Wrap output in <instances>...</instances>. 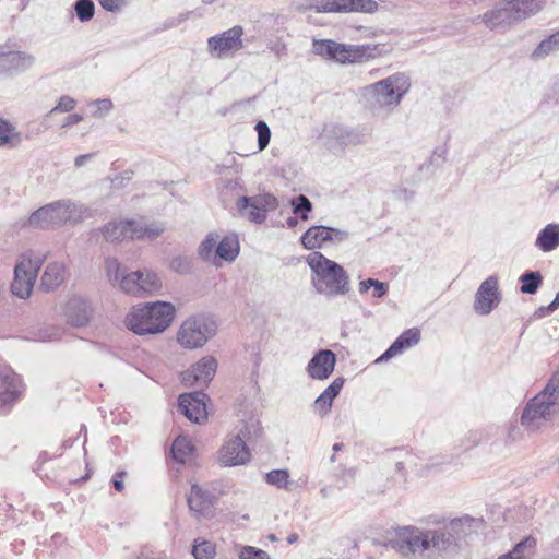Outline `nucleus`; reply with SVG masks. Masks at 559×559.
<instances>
[{
  "instance_id": "nucleus-1",
  "label": "nucleus",
  "mask_w": 559,
  "mask_h": 559,
  "mask_svg": "<svg viewBox=\"0 0 559 559\" xmlns=\"http://www.w3.org/2000/svg\"><path fill=\"white\" fill-rule=\"evenodd\" d=\"M469 518L454 519L448 528H423L405 525L395 531L390 540L392 549L404 558H423L429 552H445L455 542L453 533L459 534L465 525L469 526Z\"/></svg>"
},
{
  "instance_id": "nucleus-2",
  "label": "nucleus",
  "mask_w": 559,
  "mask_h": 559,
  "mask_svg": "<svg viewBox=\"0 0 559 559\" xmlns=\"http://www.w3.org/2000/svg\"><path fill=\"white\" fill-rule=\"evenodd\" d=\"M306 262L311 271V284L317 293L335 297L347 292L346 271L338 263L319 251L309 253Z\"/></svg>"
},
{
  "instance_id": "nucleus-3",
  "label": "nucleus",
  "mask_w": 559,
  "mask_h": 559,
  "mask_svg": "<svg viewBox=\"0 0 559 559\" xmlns=\"http://www.w3.org/2000/svg\"><path fill=\"white\" fill-rule=\"evenodd\" d=\"M175 318V307L170 302L155 301L133 307L126 317V325L138 335L163 333Z\"/></svg>"
},
{
  "instance_id": "nucleus-4",
  "label": "nucleus",
  "mask_w": 559,
  "mask_h": 559,
  "mask_svg": "<svg viewBox=\"0 0 559 559\" xmlns=\"http://www.w3.org/2000/svg\"><path fill=\"white\" fill-rule=\"evenodd\" d=\"M165 231L163 223L145 224L141 219H122L107 223L100 228L94 229L93 235L102 234L109 242L126 239H155Z\"/></svg>"
},
{
  "instance_id": "nucleus-5",
  "label": "nucleus",
  "mask_w": 559,
  "mask_h": 559,
  "mask_svg": "<svg viewBox=\"0 0 559 559\" xmlns=\"http://www.w3.org/2000/svg\"><path fill=\"white\" fill-rule=\"evenodd\" d=\"M411 81L405 73H394L366 88L371 98L373 112L395 108L409 91Z\"/></svg>"
},
{
  "instance_id": "nucleus-6",
  "label": "nucleus",
  "mask_w": 559,
  "mask_h": 559,
  "mask_svg": "<svg viewBox=\"0 0 559 559\" xmlns=\"http://www.w3.org/2000/svg\"><path fill=\"white\" fill-rule=\"evenodd\" d=\"M216 322L211 317L194 314L180 324L176 340L185 349H197L203 347L216 334Z\"/></svg>"
},
{
  "instance_id": "nucleus-7",
  "label": "nucleus",
  "mask_w": 559,
  "mask_h": 559,
  "mask_svg": "<svg viewBox=\"0 0 559 559\" xmlns=\"http://www.w3.org/2000/svg\"><path fill=\"white\" fill-rule=\"evenodd\" d=\"M559 412V402L546 393H538L526 404L521 424L530 431H536Z\"/></svg>"
},
{
  "instance_id": "nucleus-8",
  "label": "nucleus",
  "mask_w": 559,
  "mask_h": 559,
  "mask_svg": "<svg viewBox=\"0 0 559 559\" xmlns=\"http://www.w3.org/2000/svg\"><path fill=\"white\" fill-rule=\"evenodd\" d=\"M44 263L40 255L23 254L14 267V280L11 292L14 296L25 299L31 296L39 269Z\"/></svg>"
},
{
  "instance_id": "nucleus-9",
  "label": "nucleus",
  "mask_w": 559,
  "mask_h": 559,
  "mask_svg": "<svg viewBox=\"0 0 559 559\" xmlns=\"http://www.w3.org/2000/svg\"><path fill=\"white\" fill-rule=\"evenodd\" d=\"M236 206L241 217L254 224H262L266 221L267 213L278 207V201L272 193H260L239 198Z\"/></svg>"
},
{
  "instance_id": "nucleus-10",
  "label": "nucleus",
  "mask_w": 559,
  "mask_h": 559,
  "mask_svg": "<svg viewBox=\"0 0 559 559\" xmlns=\"http://www.w3.org/2000/svg\"><path fill=\"white\" fill-rule=\"evenodd\" d=\"M243 28L235 25L231 28L207 38V52L214 59H226L233 57L242 49Z\"/></svg>"
},
{
  "instance_id": "nucleus-11",
  "label": "nucleus",
  "mask_w": 559,
  "mask_h": 559,
  "mask_svg": "<svg viewBox=\"0 0 559 559\" xmlns=\"http://www.w3.org/2000/svg\"><path fill=\"white\" fill-rule=\"evenodd\" d=\"M250 435L246 425L240 431L225 441L219 450V462L225 466L242 465L250 460V451L245 439Z\"/></svg>"
},
{
  "instance_id": "nucleus-12",
  "label": "nucleus",
  "mask_w": 559,
  "mask_h": 559,
  "mask_svg": "<svg viewBox=\"0 0 559 559\" xmlns=\"http://www.w3.org/2000/svg\"><path fill=\"white\" fill-rule=\"evenodd\" d=\"M345 230L331 228L326 226H312L301 236L300 242L307 250L326 248L330 243H336L346 240Z\"/></svg>"
},
{
  "instance_id": "nucleus-13",
  "label": "nucleus",
  "mask_w": 559,
  "mask_h": 559,
  "mask_svg": "<svg viewBox=\"0 0 559 559\" xmlns=\"http://www.w3.org/2000/svg\"><path fill=\"white\" fill-rule=\"evenodd\" d=\"M63 217L60 200L48 203L34 211L23 226L36 229H49L62 226Z\"/></svg>"
},
{
  "instance_id": "nucleus-14",
  "label": "nucleus",
  "mask_w": 559,
  "mask_h": 559,
  "mask_svg": "<svg viewBox=\"0 0 559 559\" xmlns=\"http://www.w3.org/2000/svg\"><path fill=\"white\" fill-rule=\"evenodd\" d=\"M23 391L21 378L11 369L0 370V413H7L20 399Z\"/></svg>"
},
{
  "instance_id": "nucleus-15",
  "label": "nucleus",
  "mask_w": 559,
  "mask_h": 559,
  "mask_svg": "<svg viewBox=\"0 0 559 559\" xmlns=\"http://www.w3.org/2000/svg\"><path fill=\"white\" fill-rule=\"evenodd\" d=\"M498 278L489 276L478 287L475 295L474 309L478 314H489L500 302Z\"/></svg>"
},
{
  "instance_id": "nucleus-16",
  "label": "nucleus",
  "mask_w": 559,
  "mask_h": 559,
  "mask_svg": "<svg viewBox=\"0 0 559 559\" xmlns=\"http://www.w3.org/2000/svg\"><path fill=\"white\" fill-rule=\"evenodd\" d=\"M207 399L202 391L183 393L178 399V407L190 421L200 424L207 418Z\"/></svg>"
},
{
  "instance_id": "nucleus-17",
  "label": "nucleus",
  "mask_w": 559,
  "mask_h": 559,
  "mask_svg": "<svg viewBox=\"0 0 559 559\" xmlns=\"http://www.w3.org/2000/svg\"><path fill=\"white\" fill-rule=\"evenodd\" d=\"M336 365V355L330 349L317 350L306 367L312 380L324 381L331 377Z\"/></svg>"
},
{
  "instance_id": "nucleus-18",
  "label": "nucleus",
  "mask_w": 559,
  "mask_h": 559,
  "mask_svg": "<svg viewBox=\"0 0 559 559\" xmlns=\"http://www.w3.org/2000/svg\"><path fill=\"white\" fill-rule=\"evenodd\" d=\"M216 368L217 361L214 357H203L185 373L183 381L190 385H206L213 379Z\"/></svg>"
},
{
  "instance_id": "nucleus-19",
  "label": "nucleus",
  "mask_w": 559,
  "mask_h": 559,
  "mask_svg": "<svg viewBox=\"0 0 559 559\" xmlns=\"http://www.w3.org/2000/svg\"><path fill=\"white\" fill-rule=\"evenodd\" d=\"M312 50L316 55L338 63L349 61V48L331 39H313Z\"/></svg>"
},
{
  "instance_id": "nucleus-20",
  "label": "nucleus",
  "mask_w": 559,
  "mask_h": 559,
  "mask_svg": "<svg viewBox=\"0 0 559 559\" xmlns=\"http://www.w3.org/2000/svg\"><path fill=\"white\" fill-rule=\"evenodd\" d=\"M93 309L88 300L82 297H72L66 306V318L73 326H84L92 318Z\"/></svg>"
},
{
  "instance_id": "nucleus-21",
  "label": "nucleus",
  "mask_w": 559,
  "mask_h": 559,
  "mask_svg": "<svg viewBox=\"0 0 559 559\" xmlns=\"http://www.w3.org/2000/svg\"><path fill=\"white\" fill-rule=\"evenodd\" d=\"M35 58L22 51H0V72L17 73L29 69Z\"/></svg>"
},
{
  "instance_id": "nucleus-22",
  "label": "nucleus",
  "mask_w": 559,
  "mask_h": 559,
  "mask_svg": "<svg viewBox=\"0 0 559 559\" xmlns=\"http://www.w3.org/2000/svg\"><path fill=\"white\" fill-rule=\"evenodd\" d=\"M481 19L490 29L506 28L514 23H518V20H515L514 12L509 2H507L503 7L496 8L486 12Z\"/></svg>"
},
{
  "instance_id": "nucleus-23",
  "label": "nucleus",
  "mask_w": 559,
  "mask_h": 559,
  "mask_svg": "<svg viewBox=\"0 0 559 559\" xmlns=\"http://www.w3.org/2000/svg\"><path fill=\"white\" fill-rule=\"evenodd\" d=\"M345 380L343 378H336L332 383L314 400L312 404V411L320 417L325 416L332 407L333 400L341 392Z\"/></svg>"
},
{
  "instance_id": "nucleus-24",
  "label": "nucleus",
  "mask_w": 559,
  "mask_h": 559,
  "mask_svg": "<svg viewBox=\"0 0 559 559\" xmlns=\"http://www.w3.org/2000/svg\"><path fill=\"white\" fill-rule=\"evenodd\" d=\"M213 503L214 496L210 491L197 484L191 486V491L188 496V504L191 511L199 515H206L211 511Z\"/></svg>"
},
{
  "instance_id": "nucleus-25",
  "label": "nucleus",
  "mask_w": 559,
  "mask_h": 559,
  "mask_svg": "<svg viewBox=\"0 0 559 559\" xmlns=\"http://www.w3.org/2000/svg\"><path fill=\"white\" fill-rule=\"evenodd\" d=\"M420 340V333L417 329H409L403 332L395 342L376 360V362L385 361L401 354L404 349L416 345Z\"/></svg>"
},
{
  "instance_id": "nucleus-26",
  "label": "nucleus",
  "mask_w": 559,
  "mask_h": 559,
  "mask_svg": "<svg viewBox=\"0 0 559 559\" xmlns=\"http://www.w3.org/2000/svg\"><path fill=\"white\" fill-rule=\"evenodd\" d=\"M63 224L75 225L85 218L92 217V210L79 202L70 199L60 200Z\"/></svg>"
},
{
  "instance_id": "nucleus-27",
  "label": "nucleus",
  "mask_w": 559,
  "mask_h": 559,
  "mask_svg": "<svg viewBox=\"0 0 559 559\" xmlns=\"http://www.w3.org/2000/svg\"><path fill=\"white\" fill-rule=\"evenodd\" d=\"M535 247L542 252H551L559 247V224L546 225L537 235Z\"/></svg>"
},
{
  "instance_id": "nucleus-28",
  "label": "nucleus",
  "mask_w": 559,
  "mask_h": 559,
  "mask_svg": "<svg viewBox=\"0 0 559 559\" xmlns=\"http://www.w3.org/2000/svg\"><path fill=\"white\" fill-rule=\"evenodd\" d=\"M66 266L61 262L49 263L40 278V287L46 292L53 290L64 281Z\"/></svg>"
},
{
  "instance_id": "nucleus-29",
  "label": "nucleus",
  "mask_w": 559,
  "mask_h": 559,
  "mask_svg": "<svg viewBox=\"0 0 559 559\" xmlns=\"http://www.w3.org/2000/svg\"><path fill=\"white\" fill-rule=\"evenodd\" d=\"M239 254V242L235 235H228L217 240L216 262H233Z\"/></svg>"
},
{
  "instance_id": "nucleus-30",
  "label": "nucleus",
  "mask_w": 559,
  "mask_h": 559,
  "mask_svg": "<svg viewBox=\"0 0 559 559\" xmlns=\"http://www.w3.org/2000/svg\"><path fill=\"white\" fill-rule=\"evenodd\" d=\"M385 52V46L379 44L352 45V63L365 62L380 57Z\"/></svg>"
},
{
  "instance_id": "nucleus-31",
  "label": "nucleus",
  "mask_w": 559,
  "mask_h": 559,
  "mask_svg": "<svg viewBox=\"0 0 559 559\" xmlns=\"http://www.w3.org/2000/svg\"><path fill=\"white\" fill-rule=\"evenodd\" d=\"M509 3L518 22L535 15L543 8V0H511Z\"/></svg>"
},
{
  "instance_id": "nucleus-32",
  "label": "nucleus",
  "mask_w": 559,
  "mask_h": 559,
  "mask_svg": "<svg viewBox=\"0 0 559 559\" xmlns=\"http://www.w3.org/2000/svg\"><path fill=\"white\" fill-rule=\"evenodd\" d=\"M537 542L533 536H527L519 542L511 551L501 555L498 559H531L536 550Z\"/></svg>"
},
{
  "instance_id": "nucleus-33",
  "label": "nucleus",
  "mask_w": 559,
  "mask_h": 559,
  "mask_svg": "<svg viewBox=\"0 0 559 559\" xmlns=\"http://www.w3.org/2000/svg\"><path fill=\"white\" fill-rule=\"evenodd\" d=\"M309 8L317 12H348L349 0H309Z\"/></svg>"
},
{
  "instance_id": "nucleus-34",
  "label": "nucleus",
  "mask_w": 559,
  "mask_h": 559,
  "mask_svg": "<svg viewBox=\"0 0 559 559\" xmlns=\"http://www.w3.org/2000/svg\"><path fill=\"white\" fill-rule=\"evenodd\" d=\"M557 51H559V31L542 40L532 52V58L540 60Z\"/></svg>"
},
{
  "instance_id": "nucleus-35",
  "label": "nucleus",
  "mask_w": 559,
  "mask_h": 559,
  "mask_svg": "<svg viewBox=\"0 0 559 559\" xmlns=\"http://www.w3.org/2000/svg\"><path fill=\"white\" fill-rule=\"evenodd\" d=\"M219 236L216 233H210L204 240L200 243L198 252L199 255L206 262H211L215 265H219L216 262V247Z\"/></svg>"
},
{
  "instance_id": "nucleus-36",
  "label": "nucleus",
  "mask_w": 559,
  "mask_h": 559,
  "mask_svg": "<svg viewBox=\"0 0 559 559\" xmlns=\"http://www.w3.org/2000/svg\"><path fill=\"white\" fill-rule=\"evenodd\" d=\"M22 142V136L16 128L9 121L0 118V146L15 147Z\"/></svg>"
},
{
  "instance_id": "nucleus-37",
  "label": "nucleus",
  "mask_w": 559,
  "mask_h": 559,
  "mask_svg": "<svg viewBox=\"0 0 559 559\" xmlns=\"http://www.w3.org/2000/svg\"><path fill=\"white\" fill-rule=\"evenodd\" d=\"M140 296L157 293L162 288V281L156 273L144 270L140 271Z\"/></svg>"
},
{
  "instance_id": "nucleus-38",
  "label": "nucleus",
  "mask_w": 559,
  "mask_h": 559,
  "mask_svg": "<svg viewBox=\"0 0 559 559\" xmlns=\"http://www.w3.org/2000/svg\"><path fill=\"white\" fill-rule=\"evenodd\" d=\"M192 453V447L186 437H178L171 445V454L174 460L185 463Z\"/></svg>"
},
{
  "instance_id": "nucleus-39",
  "label": "nucleus",
  "mask_w": 559,
  "mask_h": 559,
  "mask_svg": "<svg viewBox=\"0 0 559 559\" xmlns=\"http://www.w3.org/2000/svg\"><path fill=\"white\" fill-rule=\"evenodd\" d=\"M139 280L140 271L130 272L128 274H123L117 286L127 294L140 296Z\"/></svg>"
},
{
  "instance_id": "nucleus-40",
  "label": "nucleus",
  "mask_w": 559,
  "mask_h": 559,
  "mask_svg": "<svg viewBox=\"0 0 559 559\" xmlns=\"http://www.w3.org/2000/svg\"><path fill=\"white\" fill-rule=\"evenodd\" d=\"M543 277L539 272H526L520 277L521 292L523 294H535L542 284Z\"/></svg>"
},
{
  "instance_id": "nucleus-41",
  "label": "nucleus",
  "mask_w": 559,
  "mask_h": 559,
  "mask_svg": "<svg viewBox=\"0 0 559 559\" xmlns=\"http://www.w3.org/2000/svg\"><path fill=\"white\" fill-rule=\"evenodd\" d=\"M216 547L212 542L195 539L192 547V555L195 559H213Z\"/></svg>"
},
{
  "instance_id": "nucleus-42",
  "label": "nucleus",
  "mask_w": 559,
  "mask_h": 559,
  "mask_svg": "<svg viewBox=\"0 0 559 559\" xmlns=\"http://www.w3.org/2000/svg\"><path fill=\"white\" fill-rule=\"evenodd\" d=\"M290 205L293 207V213L298 214L301 221H307L309 218V213L312 211V203L306 195L299 194L290 200Z\"/></svg>"
},
{
  "instance_id": "nucleus-43",
  "label": "nucleus",
  "mask_w": 559,
  "mask_h": 559,
  "mask_svg": "<svg viewBox=\"0 0 559 559\" xmlns=\"http://www.w3.org/2000/svg\"><path fill=\"white\" fill-rule=\"evenodd\" d=\"M73 10L80 22L85 23L93 19L95 4L93 0H76L73 4Z\"/></svg>"
},
{
  "instance_id": "nucleus-44",
  "label": "nucleus",
  "mask_w": 559,
  "mask_h": 559,
  "mask_svg": "<svg viewBox=\"0 0 559 559\" xmlns=\"http://www.w3.org/2000/svg\"><path fill=\"white\" fill-rule=\"evenodd\" d=\"M265 481L278 489H289V473L287 469H273L266 473Z\"/></svg>"
},
{
  "instance_id": "nucleus-45",
  "label": "nucleus",
  "mask_w": 559,
  "mask_h": 559,
  "mask_svg": "<svg viewBox=\"0 0 559 559\" xmlns=\"http://www.w3.org/2000/svg\"><path fill=\"white\" fill-rule=\"evenodd\" d=\"M105 266L109 281L112 283L114 286H117L124 274L121 270L120 263L117 259L109 258L106 260Z\"/></svg>"
},
{
  "instance_id": "nucleus-46",
  "label": "nucleus",
  "mask_w": 559,
  "mask_h": 559,
  "mask_svg": "<svg viewBox=\"0 0 559 559\" xmlns=\"http://www.w3.org/2000/svg\"><path fill=\"white\" fill-rule=\"evenodd\" d=\"M88 106L93 108L92 116L95 118L107 116L114 107L109 98L92 100L88 103Z\"/></svg>"
},
{
  "instance_id": "nucleus-47",
  "label": "nucleus",
  "mask_w": 559,
  "mask_h": 559,
  "mask_svg": "<svg viewBox=\"0 0 559 559\" xmlns=\"http://www.w3.org/2000/svg\"><path fill=\"white\" fill-rule=\"evenodd\" d=\"M258 133V147L259 151H263L267 147L271 140V130L265 121L260 120L254 127Z\"/></svg>"
},
{
  "instance_id": "nucleus-48",
  "label": "nucleus",
  "mask_w": 559,
  "mask_h": 559,
  "mask_svg": "<svg viewBox=\"0 0 559 559\" xmlns=\"http://www.w3.org/2000/svg\"><path fill=\"white\" fill-rule=\"evenodd\" d=\"M239 559H272L271 556L253 546H241L238 554Z\"/></svg>"
},
{
  "instance_id": "nucleus-49",
  "label": "nucleus",
  "mask_w": 559,
  "mask_h": 559,
  "mask_svg": "<svg viewBox=\"0 0 559 559\" xmlns=\"http://www.w3.org/2000/svg\"><path fill=\"white\" fill-rule=\"evenodd\" d=\"M378 11V3L373 0H352V12L372 14Z\"/></svg>"
},
{
  "instance_id": "nucleus-50",
  "label": "nucleus",
  "mask_w": 559,
  "mask_h": 559,
  "mask_svg": "<svg viewBox=\"0 0 559 559\" xmlns=\"http://www.w3.org/2000/svg\"><path fill=\"white\" fill-rule=\"evenodd\" d=\"M540 393H546L549 397L559 402V369L554 372L545 389Z\"/></svg>"
},
{
  "instance_id": "nucleus-51",
  "label": "nucleus",
  "mask_w": 559,
  "mask_h": 559,
  "mask_svg": "<svg viewBox=\"0 0 559 559\" xmlns=\"http://www.w3.org/2000/svg\"><path fill=\"white\" fill-rule=\"evenodd\" d=\"M76 105V100L68 95L61 96L58 104L51 109V112H69Z\"/></svg>"
},
{
  "instance_id": "nucleus-52",
  "label": "nucleus",
  "mask_w": 559,
  "mask_h": 559,
  "mask_svg": "<svg viewBox=\"0 0 559 559\" xmlns=\"http://www.w3.org/2000/svg\"><path fill=\"white\" fill-rule=\"evenodd\" d=\"M170 265L175 272L180 274H187L191 270L190 262L186 258L181 257L173 259Z\"/></svg>"
},
{
  "instance_id": "nucleus-53",
  "label": "nucleus",
  "mask_w": 559,
  "mask_h": 559,
  "mask_svg": "<svg viewBox=\"0 0 559 559\" xmlns=\"http://www.w3.org/2000/svg\"><path fill=\"white\" fill-rule=\"evenodd\" d=\"M372 288V297L381 298L388 293L389 285L386 283L377 281Z\"/></svg>"
},
{
  "instance_id": "nucleus-54",
  "label": "nucleus",
  "mask_w": 559,
  "mask_h": 559,
  "mask_svg": "<svg viewBox=\"0 0 559 559\" xmlns=\"http://www.w3.org/2000/svg\"><path fill=\"white\" fill-rule=\"evenodd\" d=\"M100 5L110 12H116L120 9V0H99Z\"/></svg>"
},
{
  "instance_id": "nucleus-55",
  "label": "nucleus",
  "mask_w": 559,
  "mask_h": 559,
  "mask_svg": "<svg viewBox=\"0 0 559 559\" xmlns=\"http://www.w3.org/2000/svg\"><path fill=\"white\" fill-rule=\"evenodd\" d=\"M124 475H126V472H117L112 476L111 483H112L114 488L117 491H122V489L124 488L123 480H122Z\"/></svg>"
},
{
  "instance_id": "nucleus-56",
  "label": "nucleus",
  "mask_w": 559,
  "mask_h": 559,
  "mask_svg": "<svg viewBox=\"0 0 559 559\" xmlns=\"http://www.w3.org/2000/svg\"><path fill=\"white\" fill-rule=\"evenodd\" d=\"M83 119H84L83 116L79 115V114L69 115L67 117L66 121L63 122L62 127L70 128V127L81 122Z\"/></svg>"
},
{
  "instance_id": "nucleus-57",
  "label": "nucleus",
  "mask_w": 559,
  "mask_h": 559,
  "mask_svg": "<svg viewBox=\"0 0 559 559\" xmlns=\"http://www.w3.org/2000/svg\"><path fill=\"white\" fill-rule=\"evenodd\" d=\"M94 155H95V153H88V154H82V155L76 156L74 159L75 167L79 168V167L84 166L88 160H91L93 158Z\"/></svg>"
},
{
  "instance_id": "nucleus-58",
  "label": "nucleus",
  "mask_w": 559,
  "mask_h": 559,
  "mask_svg": "<svg viewBox=\"0 0 559 559\" xmlns=\"http://www.w3.org/2000/svg\"><path fill=\"white\" fill-rule=\"evenodd\" d=\"M377 280H372V278H368V280H365V281H361L359 283V293L360 294H366L371 287L374 286Z\"/></svg>"
},
{
  "instance_id": "nucleus-59",
  "label": "nucleus",
  "mask_w": 559,
  "mask_h": 559,
  "mask_svg": "<svg viewBox=\"0 0 559 559\" xmlns=\"http://www.w3.org/2000/svg\"><path fill=\"white\" fill-rule=\"evenodd\" d=\"M559 307V292L557 293L555 299L551 301V304L548 306L549 311H554Z\"/></svg>"
},
{
  "instance_id": "nucleus-60",
  "label": "nucleus",
  "mask_w": 559,
  "mask_h": 559,
  "mask_svg": "<svg viewBox=\"0 0 559 559\" xmlns=\"http://www.w3.org/2000/svg\"><path fill=\"white\" fill-rule=\"evenodd\" d=\"M413 197V192L407 191L406 189L400 191L399 198H403L405 201L409 200Z\"/></svg>"
},
{
  "instance_id": "nucleus-61",
  "label": "nucleus",
  "mask_w": 559,
  "mask_h": 559,
  "mask_svg": "<svg viewBox=\"0 0 559 559\" xmlns=\"http://www.w3.org/2000/svg\"><path fill=\"white\" fill-rule=\"evenodd\" d=\"M286 224L289 228H294L298 224V218L297 217H288L286 221Z\"/></svg>"
},
{
  "instance_id": "nucleus-62",
  "label": "nucleus",
  "mask_w": 559,
  "mask_h": 559,
  "mask_svg": "<svg viewBox=\"0 0 559 559\" xmlns=\"http://www.w3.org/2000/svg\"><path fill=\"white\" fill-rule=\"evenodd\" d=\"M298 538H299L298 534L292 533L287 536V542H288V544H294L298 540Z\"/></svg>"
},
{
  "instance_id": "nucleus-63",
  "label": "nucleus",
  "mask_w": 559,
  "mask_h": 559,
  "mask_svg": "<svg viewBox=\"0 0 559 559\" xmlns=\"http://www.w3.org/2000/svg\"><path fill=\"white\" fill-rule=\"evenodd\" d=\"M58 338H59V332H58V331H56V332L53 333V335H50V336H48V337H43L41 340H43V341H56V340H58Z\"/></svg>"
},
{
  "instance_id": "nucleus-64",
  "label": "nucleus",
  "mask_w": 559,
  "mask_h": 559,
  "mask_svg": "<svg viewBox=\"0 0 559 559\" xmlns=\"http://www.w3.org/2000/svg\"><path fill=\"white\" fill-rule=\"evenodd\" d=\"M343 448H344V444H343V443H335V444L333 445V448H332V449H333V451H334V452H338V451H341Z\"/></svg>"
}]
</instances>
